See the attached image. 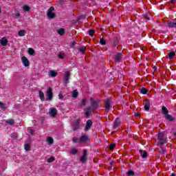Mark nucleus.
<instances>
[{
  "label": "nucleus",
  "mask_w": 176,
  "mask_h": 176,
  "mask_svg": "<svg viewBox=\"0 0 176 176\" xmlns=\"http://www.w3.org/2000/svg\"><path fill=\"white\" fill-rule=\"evenodd\" d=\"M153 69H154V71H156L157 69V67L153 66Z\"/></svg>",
  "instance_id": "obj_55"
},
{
  "label": "nucleus",
  "mask_w": 176,
  "mask_h": 176,
  "mask_svg": "<svg viewBox=\"0 0 176 176\" xmlns=\"http://www.w3.org/2000/svg\"><path fill=\"white\" fill-rule=\"evenodd\" d=\"M75 45H76V41H73L71 45H70V47H74V46H75Z\"/></svg>",
  "instance_id": "obj_49"
},
{
  "label": "nucleus",
  "mask_w": 176,
  "mask_h": 176,
  "mask_svg": "<svg viewBox=\"0 0 176 176\" xmlns=\"http://www.w3.org/2000/svg\"><path fill=\"white\" fill-rule=\"evenodd\" d=\"M50 115L51 116H56L57 115V109L54 108L51 109Z\"/></svg>",
  "instance_id": "obj_23"
},
{
  "label": "nucleus",
  "mask_w": 176,
  "mask_h": 176,
  "mask_svg": "<svg viewBox=\"0 0 176 176\" xmlns=\"http://www.w3.org/2000/svg\"><path fill=\"white\" fill-rule=\"evenodd\" d=\"M167 143V140L166 138L159 139L157 145L158 146H162V145H164V144Z\"/></svg>",
  "instance_id": "obj_14"
},
{
  "label": "nucleus",
  "mask_w": 176,
  "mask_h": 176,
  "mask_svg": "<svg viewBox=\"0 0 176 176\" xmlns=\"http://www.w3.org/2000/svg\"><path fill=\"white\" fill-rule=\"evenodd\" d=\"M18 35H19V36H23V30H20V31L18 32Z\"/></svg>",
  "instance_id": "obj_51"
},
{
  "label": "nucleus",
  "mask_w": 176,
  "mask_h": 176,
  "mask_svg": "<svg viewBox=\"0 0 176 176\" xmlns=\"http://www.w3.org/2000/svg\"><path fill=\"white\" fill-rule=\"evenodd\" d=\"M29 133H30L31 135H34V134H35V131H34L33 129H30V130H29Z\"/></svg>",
  "instance_id": "obj_47"
},
{
  "label": "nucleus",
  "mask_w": 176,
  "mask_h": 176,
  "mask_svg": "<svg viewBox=\"0 0 176 176\" xmlns=\"http://www.w3.org/2000/svg\"><path fill=\"white\" fill-rule=\"evenodd\" d=\"M50 76H52V78H54V77L57 76V72H56L53 70H51V71H50Z\"/></svg>",
  "instance_id": "obj_33"
},
{
  "label": "nucleus",
  "mask_w": 176,
  "mask_h": 176,
  "mask_svg": "<svg viewBox=\"0 0 176 176\" xmlns=\"http://www.w3.org/2000/svg\"><path fill=\"white\" fill-rule=\"evenodd\" d=\"M58 98H59V100H63V94H58Z\"/></svg>",
  "instance_id": "obj_52"
},
{
  "label": "nucleus",
  "mask_w": 176,
  "mask_h": 176,
  "mask_svg": "<svg viewBox=\"0 0 176 176\" xmlns=\"http://www.w3.org/2000/svg\"><path fill=\"white\" fill-rule=\"evenodd\" d=\"M140 153V156H142V157L143 159H145V157H146V156H148V153L145 151H143V150H140L139 151Z\"/></svg>",
  "instance_id": "obj_18"
},
{
  "label": "nucleus",
  "mask_w": 176,
  "mask_h": 176,
  "mask_svg": "<svg viewBox=\"0 0 176 176\" xmlns=\"http://www.w3.org/2000/svg\"><path fill=\"white\" fill-rule=\"evenodd\" d=\"M135 173L133 170H128V172L126 173V175L129 176H133L134 175Z\"/></svg>",
  "instance_id": "obj_43"
},
{
  "label": "nucleus",
  "mask_w": 176,
  "mask_h": 176,
  "mask_svg": "<svg viewBox=\"0 0 176 176\" xmlns=\"http://www.w3.org/2000/svg\"><path fill=\"white\" fill-rule=\"evenodd\" d=\"M21 60H23V56H21Z\"/></svg>",
  "instance_id": "obj_60"
},
{
  "label": "nucleus",
  "mask_w": 176,
  "mask_h": 176,
  "mask_svg": "<svg viewBox=\"0 0 176 176\" xmlns=\"http://www.w3.org/2000/svg\"><path fill=\"white\" fill-rule=\"evenodd\" d=\"M28 53L30 56H33V54H35V50L33 48H28Z\"/></svg>",
  "instance_id": "obj_25"
},
{
  "label": "nucleus",
  "mask_w": 176,
  "mask_h": 176,
  "mask_svg": "<svg viewBox=\"0 0 176 176\" xmlns=\"http://www.w3.org/2000/svg\"><path fill=\"white\" fill-rule=\"evenodd\" d=\"M30 63L28 58H27L25 56H23V65L24 67H30Z\"/></svg>",
  "instance_id": "obj_11"
},
{
  "label": "nucleus",
  "mask_w": 176,
  "mask_h": 176,
  "mask_svg": "<svg viewBox=\"0 0 176 176\" xmlns=\"http://www.w3.org/2000/svg\"><path fill=\"white\" fill-rule=\"evenodd\" d=\"M150 108H151V102L148 100H147L144 102V111H146V112H148Z\"/></svg>",
  "instance_id": "obj_15"
},
{
  "label": "nucleus",
  "mask_w": 176,
  "mask_h": 176,
  "mask_svg": "<svg viewBox=\"0 0 176 176\" xmlns=\"http://www.w3.org/2000/svg\"><path fill=\"white\" fill-rule=\"evenodd\" d=\"M144 18L145 19V20H148V21L151 20V18H149L148 14H144Z\"/></svg>",
  "instance_id": "obj_48"
},
{
  "label": "nucleus",
  "mask_w": 176,
  "mask_h": 176,
  "mask_svg": "<svg viewBox=\"0 0 176 176\" xmlns=\"http://www.w3.org/2000/svg\"><path fill=\"white\" fill-rule=\"evenodd\" d=\"M100 45H107V41H105V40H104V38H100Z\"/></svg>",
  "instance_id": "obj_44"
},
{
  "label": "nucleus",
  "mask_w": 176,
  "mask_h": 176,
  "mask_svg": "<svg viewBox=\"0 0 176 176\" xmlns=\"http://www.w3.org/2000/svg\"><path fill=\"white\" fill-rule=\"evenodd\" d=\"M88 141H90V139L89 138V136L86 134H82L80 139L78 140L79 144H85V142H87Z\"/></svg>",
  "instance_id": "obj_4"
},
{
  "label": "nucleus",
  "mask_w": 176,
  "mask_h": 176,
  "mask_svg": "<svg viewBox=\"0 0 176 176\" xmlns=\"http://www.w3.org/2000/svg\"><path fill=\"white\" fill-rule=\"evenodd\" d=\"M8 39H6V37H3L1 40H0V43L2 46H6V45H8Z\"/></svg>",
  "instance_id": "obj_16"
},
{
  "label": "nucleus",
  "mask_w": 176,
  "mask_h": 176,
  "mask_svg": "<svg viewBox=\"0 0 176 176\" xmlns=\"http://www.w3.org/2000/svg\"><path fill=\"white\" fill-rule=\"evenodd\" d=\"M24 149L26 152H30V151H31V145L30 144H25Z\"/></svg>",
  "instance_id": "obj_22"
},
{
  "label": "nucleus",
  "mask_w": 176,
  "mask_h": 176,
  "mask_svg": "<svg viewBox=\"0 0 176 176\" xmlns=\"http://www.w3.org/2000/svg\"><path fill=\"white\" fill-rule=\"evenodd\" d=\"M110 165H111V166H115V162H114L113 161H111V162H110Z\"/></svg>",
  "instance_id": "obj_53"
},
{
  "label": "nucleus",
  "mask_w": 176,
  "mask_h": 176,
  "mask_svg": "<svg viewBox=\"0 0 176 176\" xmlns=\"http://www.w3.org/2000/svg\"><path fill=\"white\" fill-rule=\"evenodd\" d=\"M78 52H80V53H82L83 54H85V52H86V47L78 48Z\"/></svg>",
  "instance_id": "obj_39"
},
{
  "label": "nucleus",
  "mask_w": 176,
  "mask_h": 176,
  "mask_svg": "<svg viewBox=\"0 0 176 176\" xmlns=\"http://www.w3.org/2000/svg\"><path fill=\"white\" fill-rule=\"evenodd\" d=\"M41 101H45V94L42 91H38Z\"/></svg>",
  "instance_id": "obj_20"
},
{
  "label": "nucleus",
  "mask_w": 176,
  "mask_h": 176,
  "mask_svg": "<svg viewBox=\"0 0 176 176\" xmlns=\"http://www.w3.org/2000/svg\"><path fill=\"white\" fill-rule=\"evenodd\" d=\"M80 162L82 164L86 163L87 162V150H83L82 155L80 157Z\"/></svg>",
  "instance_id": "obj_6"
},
{
  "label": "nucleus",
  "mask_w": 176,
  "mask_h": 176,
  "mask_svg": "<svg viewBox=\"0 0 176 176\" xmlns=\"http://www.w3.org/2000/svg\"><path fill=\"white\" fill-rule=\"evenodd\" d=\"M59 35H64L65 34V30L64 28H60L57 30Z\"/></svg>",
  "instance_id": "obj_27"
},
{
  "label": "nucleus",
  "mask_w": 176,
  "mask_h": 176,
  "mask_svg": "<svg viewBox=\"0 0 176 176\" xmlns=\"http://www.w3.org/2000/svg\"><path fill=\"white\" fill-rule=\"evenodd\" d=\"M89 36H93L94 32H96V30L91 29L88 30Z\"/></svg>",
  "instance_id": "obj_41"
},
{
  "label": "nucleus",
  "mask_w": 176,
  "mask_h": 176,
  "mask_svg": "<svg viewBox=\"0 0 176 176\" xmlns=\"http://www.w3.org/2000/svg\"><path fill=\"white\" fill-rule=\"evenodd\" d=\"M79 127H80L79 121L78 120L74 121L72 124L73 131H76V130H79Z\"/></svg>",
  "instance_id": "obj_10"
},
{
  "label": "nucleus",
  "mask_w": 176,
  "mask_h": 176,
  "mask_svg": "<svg viewBox=\"0 0 176 176\" xmlns=\"http://www.w3.org/2000/svg\"><path fill=\"white\" fill-rule=\"evenodd\" d=\"M11 138H17V133H11Z\"/></svg>",
  "instance_id": "obj_46"
},
{
  "label": "nucleus",
  "mask_w": 176,
  "mask_h": 176,
  "mask_svg": "<svg viewBox=\"0 0 176 176\" xmlns=\"http://www.w3.org/2000/svg\"><path fill=\"white\" fill-rule=\"evenodd\" d=\"M72 141H73V142H74V144H76V143L79 142V140H78V138H76V137H74V138H72Z\"/></svg>",
  "instance_id": "obj_45"
},
{
  "label": "nucleus",
  "mask_w": 176,
  "mask_h": 176,
  "mask_svg": "<svg viewBox=\"0 0 176 176\" xmlns=\"http://www.w3.org/2000/svg\"><path fill=\"white\" fill-rule=\"evenodd\" d=\"M140 93H141V94H148V90L145 87H142L140 89Z\"/></svg>",
  "instance_id": "obj_31"
},
{
  "label": "nucleus",
  "mask_w": 176,
  "mask_h": 176,
  "mask_svg": "<svg viewBox=\"0 0 176 176\" xmlns=\"http://www.w3.org/2000/svg\"><path fill=\"white\" fill-rule=\"evenodd\" d=\"M25 33V30H23V36H24V34Z\"/></svg>",
  "instance_id": "obj_57"
},
{
  "label": "nucleus",
  "mask_w": 176,
  "mask_h": 176,
  "mask_svg": "<svg viewBox=\"0 0 176 176\" xmlns=\"http://www.w3.org/2000/svg\"><path fill=\"white\" fill-rule=\"evenodd\" d=\"M79 151H78V149L75 148H72L71 149L70 153H72V155H77V153H78Z\"/></svg>",
  "instance_id": "obj_30"
},
{
  "label": "nucleus",
  "mask_w": 176,
  "mask_h": 176,
  "mask_svg": "<svg viewBox=\"0 0 176 176\" xmlns=\"http://www.w3.org/2000/svg\"><path fill=\"white\" fill-rule=\"evenodd\" d=\"M120 126V118H117L113 123V128L114 129H118Z\"/></svg>",
  "instance_id": "obj_12"
},
{
  "label": "nucleus",
  "mask_w": 176,
  "mask_h": 176,
  "mask_svg": "<svg viewBox=\"0 0 176 176\" xmlns=\"http://www.w3.org/2000/svg\"><path fill=\"white\" fill-rule=\"evenodd\" d=\"M46 97L47 101H52V100H53V89H52V87H49L47 89Z\"/></svg>",
  "instance_id": "obj_3"
},
{
  "label": "nucleus",
  "mask_w": 176,
  "mask_h": 176,
  "mask_svg": "<svg viewBox=\"0 0 176 176\" xmlns=\"http://www.w3.org/2000/svg\"><path fill=\"white\" fill-rule=\"evenodd\" d=\"M119 44V38L115 37L113 43V46H118Z\"/></svg>",
  "instance_id": "obj_29"
},
{
  "label": "nucleus",
  "mask_w": 176,
  "mask_h": 176,
  "mask_svg": "<svg viewBox=\"0 0 176 176\" xmlns=\"http://www.w3.org/2000/svg\"><path fill=\"white\" fill-rule=\"evenodd\" d=\"M53 10H54V7H50L47 12V16L48 19H54L56 17V14L53 12Z\"/></svg>",
  "instance_id": "obj_5"
},
{
  "label": "nucleus",
  "mask_w": 176,
  "mask_h": 176,
  "mask_svg": "<svg viewBox=\"0 0 176 176\" xmlns=\"http://www.w3.org/2000/svg\"><path fill=\"white\" fill-rule=\"evenodd\" d=\"M104 112L108 113L112 109V98H109L104 100Z\"/></svg>",
  "instance_id": "obj_1"
},
{
  "label": "nucleus",
  "mask_w": 176,
  "mask_h": 176,
  "mask_svg": "<svg viewBox=\"0 0 176 176\" xmlns=\"http://www.w3.org/2000/svg\"><path fill=\"white\" fill-rule=\"evenodd\" d=\"M55 160L54 157L52 156L50 157L47 160V163H53V162Z\"/></svg>",
  "instance_id": "obj_42"
},
{
  "label": "nucleus",
  "mask_w": 176,
  "mask_h": 176,
  "mask_svg": "<svg viewBox=\"0 0 176 176\" xmlns=\"http://www.w3.org/2000/svg\"><path fill=\"white\" fill-rule=\"evenodd\" d=\"M6 123L7 124H10V126H12V125L14 124V120H8L6 121Z\"/></svg>",
  "instance_id": "obj_36"
},
{
  "label": "nucleus",
  "mask_w": 176,
  "mask_h": 176,
  "mask_svg": "<svg viewBox=\"0 0 176 176\" xmlns=\"http://www.w3.org/2000/svg\"><path fill=\"white\" fill-rule=\"evenodd\" d=\"M0 108L1 109H6V108H8L6 107V104L2 102H0Z\"/></svg>",
  "instance_id": "obj_38"
},
{
  "label": "nucleus",
  "mask_w": 176,
  "mask_h": 176,
  "mask_svg": "<svg viewBox=\"0 0 176 176\" xmlns=\"http://www.w3.org/2000/svg\"><path fill=\"white\" fill-rule=\"evenodd\" d=\"M101 104V102L98 100H94V98H90V105H91V109H93L94 111L96 109H98L100 105Z\"/></svg>",
  "instance_id": "obj_2"
},
{
  "label": "nucleus",
  "mask_w": 176,
  "mask_h": 176,
  "mask_svg": "<svg viewBox=\"0 0 176 176\" xmlns=\"http://www.w3.org/2000/svg\"><path fill=\"white\" fill-rule=\"evenodd\" d=\"M69 76H71V73L69 72H66L63 78V86H67V85H68Z\"/></svg>",
  "instance_id": "obj_7"
},
{
  "label": "nucleus",
  "mask_w": 176,
  "mask_h": 176,
  "mask_svg": "<svg viewBox=\"0 0 176 176\" xmlns=\"http://www.w3.org/2000/svg\"><path fill=\"white\" fill-rule=\"evenodd\" d=\"M47 142L48 145H53V144H54V140L53 138L48 136L47 137Z\"/></svg>",
  "instance_id": "obj_17"
},
{
  "label": "nucleus",
  "mask_w": 176,
  "mask_h": 176,
  "mask_svg": "<svg viewBox=\"0 0 176 176\" xmlns=\"http://www.w3.org/2000/svg\"><path fill=\"white\" fill-rule=\"evenodd\" d=\"M110 151H113L115 148H116V144L115 143H112L109 146Z\"/></svg>",
  "instance_id": "obj_37"
},
{
  "label": "nucleus",
  "mask_w": 176,
  "mask_h": 176,
  "mask_svg": "<svg viewBox=\"0 0 176 176\" xmlns=\"http://www.w3.org/2000/svg\"><path fill=\"white\" fill-rule=\"evenodd\" d=\"M162 112L164 116H166V115H168V110L167 109V107L164 106H163L162 108Z\"/></svg>",
  "instance_id": "obj_21"
},
{
  "label": "nucleus",
  "mask_w": 176,
  "mask_h": 176,
  "mask_svg": "<svg viewBox=\"0 0 176 176\" xmlns=\"http://www.w3.org/2000/svg\"><path fill=\"white\" fill-rule=\"evenodd\" d=\"M135 116L136 118H138V117H140V113H136L135 114Z\"/></svg>",
  "instance_id": "obj_54"
},
{
  "label": "nucleus",
  "mask_w": 176,
  "mask_h": 176,
  "mask_svg": "<svg viewBox=\"0 0 176 176\" xmlns=\"http://www.w3.org/2000/svg\"><path fill=\"white\" fill-rule=\"evenodd\" d=\"M170 176H176L175 173H172Z\"/></svg>",
  "instance_id": "obj_58"
},
{
  "label": "nucleus",
  "mask_w": 176,
  "mask_h": 176,
  "mask_svg": "<svg viewBox=\"0 0 176 176\" xmlns=\"http://www.w3.org/2000/svg\"><path fill=\"white\" fill-rule=\"evenodd\" d=\"M64 56H65L64 54H58L59 58H64Z\"/></svg>",
  "instance_id": "obj_50"
},
{
  "label": "nucleus",
  "mask_w": 176,
  "mask_h": 176,
  "mask_svg": "<svg viewBox=\"0 0 176 176\" xmlns=\"http://www.w3.org/2000/svg\"><path fill=\"white\" fill-rule=\"evenodd\" d=\"M79 94V92H78V90H74L72 92V97L73 98H76Z\"/></svg>",
  "instance_id": "obj_32"
},
{
  "label": "nucleus",
  "mask_w": 176,
  "mask_h": 176,
  "mask_svg": "<svg viewBox=\"0 0 176 176\" xmlns=\"http://www.w3.org/2000/svg\"><path fill=\"white\" fill-rule=\"evenodd\" d=\"M164 118L166 119V120H168V122H174V120H175V118L173 117V116L170 115L169 113L164 116Z\"/></svg>",
  "instance_id": "obj_13"
},
{
  "label": "nucleus",
  "mask_w": 176,
  "mask_h": 176,
  "mask_svg": "<svg viewBox=\"0 0 176 176\" xmlns=\"http://www.w3.org/2000/svg\"><path fill=\"white\" fill-rule=\"evenodd\" d=\"M176 21V19H175Z\"/></svg>",
  "instance_id": "obj_62"
},
{
  "label": "nucleus",
  "mask_w": 176,
  "mask_h": 176,
  "mask_svg": "<svg viewBox=\"0 0 176 176\" xmlns=\"http://www.w3.org/2000/svg\"><path fill=\"white\" fill-rule=\"evenodd\" d=\"M87 104V99L83 98L81 103H80V107H85Z\"/></svg>",
  "instance_id": "obj_35"
},
{
  "label": "nucleus",
  "mask_w": 176,
  "mask_h": 176,
  "mask_svg": "<svg viewBox=\"0 0 176 176\" xmlns=\"http://www.w3.org/2000/svg\"><path fill=\"white\" fill-rule=\"evenodd\" d=\"M30 10H31V7H30L29 6L24 5L23 6V12H24L25 13L30 12Z\"/></svg>",
  "instance_id": "obj_19"
},
{
  "label": "nucleus",
  "mask_w": 176,
  "mask_h": 176,
  "mask_svg": "<svg viewBox=\"0 0 176 176\" xmlns=\"http://www.w3.org/2000/svg\"><path fill=\"white\" fill-rule=\"evenodd\" d=\"M90 113H91V108L88 107V108H87V110L85 111V115H86V116H89Z\"/></svg>",
  "instance_id": "obj_34"
},
{
  "label": "nucleus",
  "mask_w": 176,
  "mask_h": 176,
  "mask_svg": "<svg viewBox=\"0 0 176 176\" xmlns=\"http://www.w3.org/2000/svg\"><path fill=\"white\" fill-rule=\"evenodd\" d=\"M123 58V55L122 54V53H118L115 55L114 56V61L116 63H120V61H122Z\"/></svg>",
  "instance_id": "obj_8"
},
{
  "label": "nucleus",
  "mask_w": 176,
  "mask_h": 176,
  "mask_svg": "<svg viewBox=\"0 0 176 176\" xmlns=\"http://www.w3.org/2000/svg\"><path fill=\"white\" fill-rule=\"evenodd\" d=\"M174 57H175V52H170L168 53L169 60H172Z\"/></svg>",
  "instance_id": "obj_28"
},
{
  "label": "nucleus",
  "mask_w": 176,
  "mask_h": 176,
  "mask_svg": "<svg viewBox=\"0 0 176 176\" xmlns=\"http://www.w3.org/2000/svg\"><path fill=\"white\" fill-rule=\"evenodd\" d=\"M91 126H93V121L91 120H88L85 125V131L90 130V129H91Z\"/></svg>",
  "instance_id": "obj_9"
},
{
  "label": "nucleus",
  "mask_w": 176,
  "mask_h": 176,
  "mask_svg": "<svg viewBox=\"0 0 176 176\" xmlns=\"http://www.w3.org/2000/svg\"><path fill=\"white\" fill-rule=\"evenodd\" d=\"M62 2H67V0H60ZM70 1H72V0H69Z\"/></svg>",
  "instance_id": "obj_56"
},
{
  "label": "nucleus",
  "mask_w": 176,
  "mask_h": 176,
  "mask_svg": "<svg viewBox=\"0 0 176 176\" xmlns=\"http://www.w3.org/2000/svg\"><path fill=\"white\" fill-rule=\"evenodd\" d=\"M1 12H2V10H1V8H0V13H1Z\"/></svg>",
  "instance_id": "obj_61"
},
{
  "label": "nucleus",
  "mask_w": 176,
  "mask_h": 176,
  "mask_svg": "<svg viewBox=\"0 0 176 176\" xmlns=\"http://www.w3.org/2000/svg\"><path fill=\"white\" fill-rule=\"evenodd\" d=\"M166 148L162 146H160V155H164V153H166Z\"/></svg>",
  "instance_id": "obj_26"
},
{
  "label": "nucleus",
  "mask_w": 176,
  "mask_h": 176,
  "mask_svg": "<svg viewBox=\"0 0 176 176\" xmlns=\"http://www.w3.org/2000/svg\"><path fill=\"white\" fill-rule=\"evenodd\" d=\"M168 27L169 28H176V22H169V23H168Z\"/></svg>",
  "instance_id": "obj_24"
},
{
  "label": "nucleus",
  "mask_w": 176,
  "mask_h": 176,
  "mask_svg": "<svg viewBox=\"0 0 176 176\" xmlns=\"http://www.w3.org/2000/svg\"><path fill=\"white\" fill-rule=\"evenodd\" d=\"M164 137V133L160 132L158 133L157 140H162Z\"/></svg>",
  "instance_id": "obj_40"
},
{
  "label": "nucleus",
  "mask_w": 176,
  "mask_h": 176,
  "mask_svg": "<svg viewBox=\"0 0 176 176\" xmlns=\"http://www.w3.org/2000/svg\"><path fill=\"white\" fill-rule=\"evenodd\" d=\"M170 3H174V0H170Z\"/></svg>",
  "instance_id": "obj_59"
}]
</instances>
